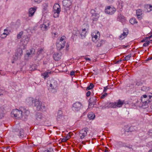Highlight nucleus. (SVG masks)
I'll list each match as a JSON object with an SVG mask.
<instances>
[{
	"instance_id": "obj_44",
	"label": "nucleus",
	"mask_w": 152,
	"mask_h": 152,
	"mask_svg": "<svg viewBox=\"0 0 152 152\" xmlns=\"http://www.w3.org/2000/svg\"><path fill=\"white\" fill-rule=\"evenodd\" d=\"M71 133H69L66 135V137L67 139L68 140L71 137Z\"/></svg>"
},
{
	"instance_id": "obj_15",
	"label": "nucleus",
	"mask_w": 152,
	"mask_h": 152,
	"mask_svg": "<svg viewBox=\"0 0 152 152\" xmlns=\"http://www.w3.org/2000/svg\"><path fill=\"white\" fill-rule=\"evenodd\" d=\"M53 12H57L58 13L60 12L61 11L60 6L58 4L56 3L54 4L53 7Z\"/></svg>"
},
{
	"instance_id": "obj_14",
	"label": "nucleus",
	"mask_w": 152,
	"mask_h": 152,
	"mask_svg": "<svg viewBox=\"0 0 152 152\" xmlns=\"http://www.w3.org/2000/svg\"><path fill=\"white\" fill-rule=\"evenodd\" d=\"M37 10V7H34L30 8L28 11L29 16L32 17L33 16L34 14Z\"/></svg>"
},
{
	"instance_id": "obj_32",
	"label": "nucleus",
	"mask_w": 152,
	"mask_h": 152,
	"mask_svg": "<svg viewBox=\"0 0 152 152\" xmlns=\"http://www.w3.org/2000/svg\"><path fill=\"white\" fill-rule=\"evenodd\" d=\"M152 40H146L145 42L143 44V46L144 47H146L148 46L149 44L151 43V41Z\"/></svg>"
},
{
	"instance_id": "obj_7",
	"label": "nucleus",
	"mask_w": 152,
	"mask_h": 152,
	"mask_svg": "<svg viewBox=\"0 0 152 152\" xmlns=\"http://www.w3.org/2000/svg\"><path fill=\"white\" fill-rule=\"evenodd\" d=\"M88 131V128H85L79 132V136L80 139H85L87 136V132Z\"/></svg>"
},
{
	"instance_id": "obj_23",
	"label": "nucleus",
	"mask_w": 152,
	"mask_h": 152,
	"mask_svg": "<svg viewBox=\"0 0 152 152\" xmlns=\"http://www.w3.org/2000/svg\"><path fill=\"white\" fill-rule=\"evenodd\" d=\"M60 55L58 53H55L53 55V58L55 61H58L61 58Z\"/></svg>"
},
{
	"instance_id": "obj_52",
	"label": "nucleus",
	"mask_w": 152,
	"mask_h": 152,
	"mask_svg": "<svg viewBox=\"0 0 152 152\" xmlns=\"http://www.w3.org/2000/svg\"><path fill=\"white\" fill-rule=\"evenodd\" d=\"M51 150L52 149L50 148L49 150L48 149L45 151L44 152H51Z\"/></svg>"
},
{
	"instance_id": "obj_62",
	"label": "nucleus",
	"mask_w": 152,
	"mask_h": 152,
	"mask_svg": "<svg viewBox=\"0 0 152 152\" xmlns=\"http://www.w3.org/2000/svg\"><path fill=\"white\" fill-rule=\"evenodd\" d=\"M127 146V145H125V144L124 143L123 144V145H122L123 147L126 148V146Z\"/></svg>"
},
{
	"instance_id": "obj_49",
	"label": "nucleus",
	"mask_w": 152,
	"mask_h": 152,
	"mask_svg": "<svg viewBox=\"0 0 152 152\" xmlns=\"http://www.w3.org/2000/svg\"><path fill=\"white\" fill-rule=\"evenodd\" d=\"M107 95V94L106 93H104V94H103L102 96H101V98H103L105 97Z\"/></svg>"
},
{
	"instance_id": "obj_33",
	"label": "nucleus",
	"mask_w": 152,
	"mask_h": 152,
	"mask_svg": "<svg viewBox=\"0 0 152 152\" xmlns=\"http://www.w3.org/2000/svg\"><path fill=\"white\" fill-rule=\"evenodd\" d=\"M94 87V85L92 83H91L90 85L88 86L86 88V90L88 91L89 90L93 88Z\"/></svg>"
},
{
	"instance_id": "obj_20",
	"label": "nucleus",
	"mask_w": 152,
	"mask_h": 152,
	"mask_svg": "<svg viewBox=\"0 0 152 152\" xmlns=\"http://www.w3.org/2000/svg\"><path fill=\"white\" fill-rule=\"evenodd\" d=\"M71 1H68L67 0H64L63 4L64 6L68 7L71 5Z\"/></svg>"
},
{
	"instance_id": "obj_36",
	"label": "nucleus",
	"mask_w": 152,
	"mask_h": 152,
	"mask_svg": "<svg viewBox=\"0 0 152 152\" xmlns=\"http://www.w3.org/2000/svg\"><path fill=\"white\" fill-rule=\"evenodd\" d=\"M30 52L31 55H33L35 53V50L34 49L32 48L30 49Z\"/></svg>"
},
{
	"instance_id": "obj_21",
	"label": "nucleus",
	"mask_w": 152,
	"mask_h": 152,
	"mask_svg": "<svg viewBox=\"0 0 152 152\" xmlns=\"http://www.w3.org/2000/svg\"><path fill=\"white\" fill-rule=\"evenodd\" d=\"M96 101L97 99L96 97L95 96H94L90 98L89 100V102L91 104L94 105L96 103Z\"/></svg>"
},
{
	"instance_id": "obj_22",
	"label": "nucleus",
	"mask_w": 152,
	"mask_h": 152,
	"mask_svg": "<svg viewBox=\"0 0 152 152\" xmlns=\"http://www.w3.org/2000/svg\"><path fill=\"white\" fill-rule=\"evenodd\" d=\"M92 17L93 23H94V21H96L98 20L99 18V15L97 13H94L92 15Z\"/></svg>"
},
{
	"instance_id": "obj_55",
	"label": "nucleus",
	"mask_w": 152,
	"mask_h": 152,
	"mask_svg": "<svg viewBox=\"0 0 152 152\" xmlns=\"http://www.w3.org/2000/svg\"><path fill=\"white\" fill-rule=\"evenodd\" d=\"M152 37V35L148 37H146V39H147V40L150 39Z\"/></svg>"
},
{
	"instance_id": "obj_2",
	"label": "nucleus",
	"mask_w": 152,
	"mask_h": 152,
	"mask_svg": "<svg viewBox=\"0 0 152 152\" xmlns=\"http://www.w3.org/2000/svg\"><path fill=\"white\" fill-rule=\"evenodd\" d=\"M34 106L36 107L37 110L38 111H45L46 107L43 104H42L41 101L37 99H35L34 100Z\"/></svg>"
},
{
	"instance_id": "obj_29",
	"label": "nucleus",
	"mask_w": 152,
	"mask_h": 152,
	"mask_svg": "<svg viewBox=\"0 0 152 152\" xmlns=\"http://www.w3.org/2000/svg\"><path fill=\"white\" fill-rule=\"evenodd\" d=\"M130 23L132 24H134L135 23H137V21L136 19L135 18H132L130 19L129 20Z\"/></svg>"
},
{
	"instance_id": "obj_57",
	"label": "nucleus",
	"mask_w": 152,
	"mask_h": 152,
	"mask_svg": "<svg viewBox=\"0 0 152 152\" xmlns=\"http://www.w3.org/2000/svg\"><path fill=\"white\" fill-rule=\"evenodd\" d=\"M137 16L139 20H141L142 18V17L141 15H140V16Z\"/></svg>"
},
{
	"instance_id": "obj_40",
	"label": "nucleus",
	"mask_w": 152,
	"mask_h": 152,
	"mask_svg": "<svg viewBox=\"0 0 152 152\" xmlns=\"http://www.w3.org/2000/svg\"><path fill=\"white\" fill-rule=\"evenodd\" d=\"M80 33V32L79 31L77 30L76 31V30H74L73 31V34L75 35H76V36H77V34H79Z\"/></svg>"
},
{
	"instance_id": "obj_16",
	"label": "nucleus",
	"mask_w": 152,
	"mask_h": 152,
	"mask_svg": "<svg viewBox=\"0 0 152 152\" xmlns=\"http://www.w3.org/2000/svg\"><path fill=\"white\" fill-rule=\"evenodd\" d=\"M63 118L62 112L61 110H59L57 116V120L58 121H60L63 120Z\"/></svg>"
},
{
	"instance_id": "obj_27",
	"label": "nucleus",
	"mask_w": 152,
	"mask_h": 152,
	"mask_svg": "<svg viewBox=\"0 0 152 152\" xmlns=\"http://www.w3.org/2000/svg\"><path fill=\"white\" fill-rule=\"evenodd\" d=\"M86 28H84L82 29V32L81 31L80 32H81L80 35L82 38L85 37L86 34Z\"/></svg>"
},
{
	"instance_id": "obj_50",
	"label": "nucleus",
	"mask_w": 152,
	"mask_h": 152,
	"mask_svg": "<svg viewBox=\"0 0 152 152\" xmlns=\"http://www.w3.org/2000/svg\"><path fill=\"white\" fill-rule=\"evenodd\" d=\"M91 94V92L90 91H88L86 93V96L87 97H88Z\"/></svg>"
},
{
	"instance_id": "obj_42",
	"label": "nucleus",
	"mask_w": 152,
	"mask_h": 152,
	"mask_svg": "<svg viewBox=\"0 0 152 152\" xmlns=\"http://www.w3.org/2000/svg\"><path fill=\"white\" fill-rule=\"evenodd\" d=\"M68 140L66 137H64L61 140V142H65L67 141Z\"/></svg>"
},
{
	"instance_id": "obj_47",
	"label": "nucleus",
	"mask_w": 152,
	"mask_h": 152,
	"mask_svg": "<svg viewBox=\"0 0 152 152\" xmlns=\"http://www.w3.org/2000/svg\"><path fill=\"white\" fill-rule=\"evenodd\" d=\"M126 148H128L130 149H132V150H133V148H132V145H127V146H126Z\"/></svg>"
},
{
	"instance_id": "obj_13",
	"label": "nucleus",
	"mask_w": 152,
	"mask_h": 152,
	"mask_svg": "<svg viewBox=\"0 0 152 152\" xmlns=\"http://www.w3.org/2000/svg\"><path fill=\"white\" fill-rule=\"evenodd\" d=\"M50 25V22L49 21L44 22L43 24L41 25V29L43 31L47 30L49 28Z\"/></svg>"
},
{
	"instance_id": "obj_56",
	"label": "nucleus",
	"mask_w": 152,
	"mask_h": 152,
	"mask_svg": "<svg viewBox=\"0 0 152 152\" xmlns=\"http://www.w3.org/2000/svg\"><path fill=\"white\" fill-rule=\"evenodd\" d=\"M108 2L110 3H112L113 1L114 0H107Z\"/></svg>"
},
{
	"instance_id": "obj_31",
	"label": "nucleus",
	"mask_w": 152,
	"mask_h": 152,
	"mask_svg": "<svg viewBox=\"0 0 152 152\" xmlns=\"http://www.w3.org/2000/svg\"><path fill=\"white\" fill-rule=\"evenodd\" d=\"M142 14V11L140 9H138L136 11V15L137 16H140Z\"/></svg>"
},
{
	"instance_id": "obj_1",
	"label": "nucleus",
	"mask_w": 152,
	"mask_h": 152,
	"mask_svg": "<svg viewBox=\"0 0 152 152\" xmlns=\"http://www.w3.org/2000/svg\"><path fill=\"white\" fill-rule=\"evenodd\" d=\"M29 114V112L24 108H21L20 110L14 109L11 112L12 116L13 115L16 119H21L23 115L28 116Z\"/></svg>"
},
{
	"instance_id": "obj_11",
	"label": "nucleus",
	"mask_w": 152,
	"mask_h": 152,
	"mask_svg": "<svg viewBox=\"0 0 152 152\" xmlns=\"http://www.w3.org/2000/svg\"><path fill=\"white\" fill-rule=\"evenodd\" d=\"M129 31L127 28H125L124 29L123 33L119 36V39L122 40L126 37L128 34Z\"/></svg>"
},
{
	"instance_id": "obj_19",
	"label": "nucleus",
	"mask_w": 152,
	"mask_h": 152,
	"mask_svg": "<svg viewBox=\"0 0 152 152\" xmlns=\"http://www.w3.org/2000/svg\"><path fill=\"white\" fill-rule=\"evenodd\" d=\"M96 46L97 47H99L103 45L105 43V41L102 40H99L96 42Z\"/></svg>"
},
{
	"instance_id": "obj_4",
	"label": "nucleus",
	"mask_w": 152,
	"mask_h": 152,
	"mask_svg": "<svg viewBox=\"0 0 152 152\" xmlns=\"http://www.w3.org/2000/svg\"><path fill=\"white\" fill-rule=\"evenodd\" d=\"M125 101L124 100L119 99L116 102L109 103L108 104V106L109 107L112 108L120 107H122Z\"/></svg>"
},
{
	"instance_id": "obj_24",
	"label": "nucleus",
	"mask_w": 152,
	"mask_h": 152,
	"mask_svg": "<svg viewBox=\"0 0 152 152\" xmlns=\"http://www.w3.org/2000/svg\"><path fill=\"white\" fill-rule=\"evenodd\" d=\"M145 7L147 9L148 12H150L152 10V5L149 4H146L145 5Z\"/></svg>"
},
{
	"instance_id": "obj_30",
	"label": "nucleus",
	"mask_w": 152,
	"mask_h": 152,
	"mask_svg": "<svg viewBox=\"0 0 152 152\" xmlns=\"http://www.w3.org/2000/svg\"><path fill=\"white\" fill-rule=\"evenodd\" d=\"M26 101L27 102L30 103H33L34 101V102L33 98L31 97H30L27 98L26 99Z\"/></svg>"
},
{
	"instance_id": "obj_41",
	"label": "nucleus",
	"mask_w": 152,
	"mask_h": 152,
	"mask_svg": "<svg viewBox=\"0 0 152 152\" xmlns=\"http://www.w3.org/2000/svg\"><path fill=\"white\" fill-rule=\"evenodd\" d=\"M129 130L130 132H134L135 130V129L134 128V127L131 126L129 128Z\"/></svg>"
},
{
	"instance_id": "obj_46",
	"label": "nucleus",
	"mask_w": 152,
	"mask_h": 152,
	"mask_svg": "<svg viewBox=\"0 0 152 152\" xmlns=\"http://www.w3.org/2000/svg\"><path fill=\"white\" fill-rule=\"evenodd\" d=\"M34 2L37 3H40L42 0H33Z\"/></svg>"
},
{
	"instance_id": "obj_10",
	"label": "nucleus",
	"mask_w": 152,
	"mask_h": 152,
	"mask_svg": "<svg viewBox=\"0 0 152 152\" xmlns=\"http://www.w3.org/2000/svg\"><path fill=\"white\" fill-rule=\"evenodd\" d=\"M92 40L95 42L97 39L100 37V34L98 31H94L92 33Z\"/></svg>"
},
{
	"instance_id": "obj_3",
	"label": "nucleus",
	"mask_w": 152,
	"mask_h": 152,
	"mask_svg": "<svg viewBox=\"0 0 152 152\" xmlns=\"http://www.w3.org/2000/svg\"><path fill=\"white\" fill-rule=\"evenodd\" d=\"M141 99L142 102L146 105L152 101V94L151 95H144L141 96Z\"/></svg>"
},
{
	"instance_id": "obj_59",
	"label": "nucleus",
	"mask_w": 152,
	"mask_h": 152,
	"mask_svg": "<svg viewBox=\"0 0 152 152\" xmlns=\"http://www.w3.org/2000/svg\"><path fill=\"white\" fill-rule=\"evenodd\" d=\"M146 40H147V39H146V38H145V39H143L141 41V42H145Z\"/></svg>"
},
{
	"instance_id": "obj_58",
	"label": "nucleus",
	"mask_w": 152,
	"mask_h": 152,
	"mask_svg": "<svg viewBox=\"0 0 152 152\" xmlns=\"http://www.w3.org/2000/svg\"><path fill=\"white\" fill-rule=\"evenodd\" d=\"M152 59V57H149L146 61H148Z\"/></svg>"
},
{
	"instance_id": "obj_43",
	"label": "nucleus",
	"mask_w": 152,
	"mask_h": 152,
	"mask_svg": "<svg viewBox=\"0 0 152 152\" xmlns=\"http://www.w3.org/2000/svg\"><path fill=\"white\" fill-rule=\"evenodd\" d=\"M142 90L144 91H147L148 90V89L145 86H143L142 87Z\"/></svg>"
},
{
	"instance_id": "obj_61",
	"label": "nucleus",
	"mask_w": 152,
	"mask_h": 152,
	"mask_svg": "<svg viewBox=\"0 0 152 152\" xmlns=\"http://www.w3.org/2000/svg\"><path fill=\"white\" fill-rule=\"evenodd\" d=\"M122 60H121V59L120 60H118V61L117 62H116V63L117 64H118L119 62H121L122 61Z\"/></svg>"
},
{
	"instance_id": "obj_9",
	"label": "nucleus",
	"mask_w": 152,
	"mask_h": 152,
	"mask_svg": "<svg viewBox=\"0 0 152 152\" xmlns=\"http://www.w3.org/2000/svg\"><path fill=\"white\" fill-rule=\"evenodd\" d=\"M82 106L81 103L77 102L74 103L73 105L72 109L75 111H78L79 110Z\"/></svg>"
},
{
	"instance_id": "obj_37",
	"label": "nucleus",
	"mask_w": 152,
	"mask_h": 152,
	"mask_svg": "<svg viewBox=\"0 0 152 152\" xmlns=\"http://www.w3.org/2000/svg\"><path fill=\"white\" fill-rule=\"evenodd\" d=\"M131 57V54H129L126 56L125 58V60H126V61L129 60Z\"/></svg>"
},
{
	"instance_id": "obj_63",
	"label": "nucleus",
	"mask_w": 152,
	"mask_h": 152,
	"mask_svg": "<svg viewBox=\"0 0 152 152\" xmlns=\"http://www.w3.org/2000/svg\"><path fill=\"white\" fill-rule=\"evenodd\" d=\"M27 55L28 56H29L30 55H31V53L30 52H27L26 53Z\"/></svg>"
},
{
	"instance_id": "obj_8",
	"label": "nucleus",
	"mask_w": 152,
	"mask_h": 152,
	"mask_svg": "<svg viewBox=\"0 0 152 152\" xmlns=\"http://www.w3.org/2000/svg\"><path fill=\"white\" fill-rule=\"evenodd\" d=\"M116 10V9L113 6H108L106 7L105 12L106 13L112 15L115 12Z\"/></svg>"
},
{
	"instance_id": "obj_45",
	"label": "nucleus",
	"mask_w": 152,
	"mask_h": 152,
	"mask_svg": "<svg viewBox=\"0 0 152 152\" xmlns=\"http://www.w3.org/2000/svg\"><path fill=\"white\" fill-rule=\"evenodd\" d=\"M142 82H138L137 81L136 83V85H137L138 86H141L142 84Z\"/></svg>"
},
{
	"instance_id": "obj_12",
	"label": "nucleus",
	"mask_w": 152,
	"mask_h": 152,
	"mask_svg": "<svg viewBox=\"0 0 152 152\" xmlns=\"http://www.w3.org/2000/svg\"><path fill=\"white\" fill-rule=\"evenodd\" d=\"M14 131L16 132L17 134L19 136L20 138H23L24 137V130L23 129H16Z\"/></svg>"
},
{
	"instance_id": "obj_48",
	"label": "nucleus",
	"mask_w": 152,
	"mask_h": 152,
	"mask_svg": "<svg viewBox=\"0 0 152 152\" xmlns=\"http://www.w3.org/2000/svg\"><path fill=\"white\" fill-rule=\"evenodd\" d=\"M130 132L129 130V128H128V127H126L125 129L124 132L126 133V132Z\"/></svg>"
},
{
	"instance_id": "obj_25",
	"label": "nucleus",
	"mask_w": 152,
	"mask_h": 152,
	"mask_svg": "<svg viewBox=\"0 0 152 152\" xmlns=\"http://www.w3.org/2000/svg\"><path fill=\"white\" fill-rule=\"evenodd\" d=\"M88 117L89 119L93 120L95 118V115L94 113L91 112L88 113Z\"/></svg>"
},
{
	"instance_id": "obj_39",
	"label": "nucleus",
	"mask_w": 152,
	"mask_h": 152,
	"mask_svg": "<svg viewBox=\"0 0 152 152\" xmlns=\"http://www.w3.org/2000/svg\"><path fill=\"white\" fill-rule=\"evenodd\" d=\"M54 13L53 17L54 18H56L58 17L59 14L60 12L58 13L57 12H54Z\"/></svg>"
},
{
	"instance_id": "obj_26",
	"label": "nucleus",
	"mask_w": 152,
	"mask_h": 152,
	"mask_svg": "<svg viewBox=\"0 0 152 152\" xmlns=\"http://www.w3.org/2000/svg\"><path fill=\"white\" fill-rule=\"evenodd\" d=\"M4 109L2 107H0V118H2L4 116Z\"/></svg>"
},
{
	"instance_id": "obj_28",
	"label": "nucleus",
	"mask_w": 152,
	"mask_h": 152,
	"mask_svg": "<svg viewBox=\"0 0 152 152\" xmlns=\"http://www.w3.org/2000/svg\"><path fill=\"white\" fill-rule=\"evenodd\" d=\"M9 34V32H4L1 35V37L2 39L4 38Z\"/></svg>"
},
{
	"instance_id": "obj_5",
	"label": "nucleus",
	"mask_w": 152,
	"mask_h": 152,
	"mask_svg": "<svg viewBox=\"0 0 152 152\" xmlns=\"http://www.w3.org/2000/svg\"><path fill=\"white\" fill-rule=\"evenodd\" d=\"M65 38L66 37L64 36H63L60 38L59 42L56 44L58 50H60L64 48L66 43Z\"/></svg>"
},
{
	"instance_id": "obj_60",
	"label": "nucleus",
	"mask_w": 152,
	"mask_h": 152,
	"mask_svg": "<svg viewBox=\"0 0 152 152\" xmlns=\"http://www.w3.org/2000/svg\"><path fill=\"white\" fill-rule=\"evenodd\" d=\"M69 46V44L67 43L66 45V49L67 50H68V48Z\"/></svg>"
},
{
	"instance_id": "obj_34",
	"label": "nucleus",
	"mask_w": 152,
	"mask_h": 152,
	"mask_svg": "<svg viewBox=\"0 0 152 152\" xmlns=\"http://www.w3.org/2000/svg\"><path fill=\"white\" fill-rule=\"evenodd\" d=\"M124 16L121 14L119 15L118 16V19L119 21H122L124 20Z\"/></svg>"
},
{
	"instance_id": "obj_17",
	"label": "nucleus",
	"mask_w": 152,
	"mask_h": 152,
	"mask_svg": "<svg viewBox=\"0 0 152 152\" xmlns=\"http://www.w3.org/2000/svg\"><path fill=\"white\" fill-rule=\"evenodd\" d=\"M52 72L49 70L45 71V72L42 73V75L44 76L45 79L49 77V75L52 73Z\"/></svg>"
},
{
	"instance_id": "obj_6",
	"label": "nucleus",
	"mask_w": 152,
	"mask_h": 152,
	"mask_svg": "<svg viewBox=\"0 0 152 152\" xmlns=\"http://www.w3.org/2000/svg\"><path fill=\"white\" fill-rule=\"evenodd\" d=\"M50 87L52 89L51 91L52 92L54 93L56 92L58 88V84L57 82L54 80H52L51 83L50 85Z\"/></svg>"
},
{
	"instance_id": "obj_53",
	"label": "nucleus",
	"mask_w": 152,
	"mask_h": 152,
	"mask_svg": "<svg viewBox=\"0 0 152 152\" xmlns=\"http://www.w3.org/2000/svg\"><path fill=\"white\" fill-rule=\"evenodd\" d=\"M84 58L86 61H91V59L90 58L87 57V56H86Z\"/></svg>"
},
{
	"instance_id": "obj_64",
	"label": "nucleus",
	"mask_w": 152,
	"mask_h": 152,
	"mask_svg": "<svg viewBox=\"0 0 152 152\" xmlns=\"http://www.w3.org/2000/svg\"><path fill=\"white\" fill-rule=\"evenodd\" d=\"M85 143H86V142L85 141H83L82 142V143L84 145H85L86 144Z\"/></svg>"
},
{
	"instance_id": "obj_54",
	"label": "nucleus",
	"mask_w": 152,
	"mask_h": 152,
	"mask_svg": "<svg viewBox=\"0 0 152 152\" xmlns=\"http://www.w3.org/2000/svg\"><path fill=\"white\" fill-rule=\"evenodd\" d=\"M108 89L107 87L106 86L104 87V89L103 90V92H106L107 90Z\"/></svg>"
},
{
	"instance_id": "obj_51",
	"label": "nucleus",
	"mask_w": 152,
	"mask_h": 152,
	"mask_svg": "<svg viewBox=\"0 0 152 152\" xmlns=\"http://www.w3.org/2000/svg\"><path fill=\"white\" fill-rule=\"evenodd\" d=\"M75 73V71H72V72H70V75L71 76H73V75H74Z\"/></svg>"
},
{
	"instance_id": "obj_35",
	"label": "nucleus",
	"mask_w": 152,
	"mask_h": 152,
	"mask_svg": "<svg viewBox=\"0 0 152 152\" xmlns=\"http://www.w3.org/2000/svg\"><path fill=\"white\" fill-rule=\"evenodd\" d=\"M23 32L22 31H21L19 33V34H18L17 36V38L18 39H20L21 36L23 35Z\"/></svg>"
},
{
	"instance_id": "obj_38",
	"label": "nucleus",
	"mask_w": 152,
	"mask_h": 152,
	"mask_svg": "<svg viewBox=\"0 0 152 152\" xmlns=\"http://www.w3.org/2000/svg\"><path fill=\"white\" fill-rule=\"evenodd\" d=\"M148 134L149 136L152 137V129H150L148 132Z\"/></svg>"
},
{
	"instance_id": "obj_18",
	"label": "nucleus",
	"mask_w": 152,
	"mask_h": 152,
	"mask_svg": "<svg viewBox=\"0 0 152 152\" xmlns=\"http://www.w3.org/2000/svg\"><path fill=\"white\" fill-rule=\"evenodd\" d=\"M35 117L36 120L38 121H41L43 118L42 114L40 113H37Z\"/></svg>"
}]
</instances>
